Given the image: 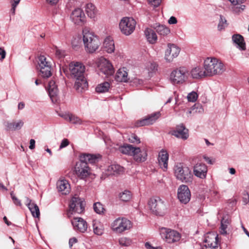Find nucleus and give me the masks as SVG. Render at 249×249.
<instances>
[{
  "instance_id": "f3484780",
  "label": "nucleus",
  "mask_w": 249,
  "mask_h": 249,
  "mask_svg": "<svg viewBox=\"0 0 249 249\" xmlns=\"http://www.w3.org/2000/svg\"><path fill=\"white\" fill-rule=\"evenodd\" d=\"M71 222L75 231L84 233L87 230V222L81 217H74L71 220Z\"/></svg>"
},
{
  "instance_id": "ddd939ff",
  "label": "nucleus",
  "mask_w": 249,
  "mask_h": 249,
  "mask_svg": "<svg viewBox=\"0 0 249 249\" xmlns=\"http://www.w3.org/2000/svg\"><path fill=\"white\" fill-rule=\"evenodd\" d=\"M98 67L100 72L107 76L112 75L114 73V69L112 64L105 58H99Z\"/></svg>"
},
{
  "instance_id": "f257e3e1",
  "label": "nucleus",
  "mask_w": 249,
  "mask_h": 249,
  "mask_svg": "<svg viewBox=\"0 0 249 249\" xmlns=\"http://www.w3.org/2000/svg\"><path fill=\"white\" fill-rule=\"evenodd\" d=\"M100 158L99 155L83 154L80 156V161L77 162L75 167L76 175L81 179L88 177L90 173V169L88 163L93 164L97 162Z\"/></svg>"
},
{
  "instance_id": "c03bdc74",
  "label": "nucleus",
  "mask_w": 249,
  "mask_h": 249,
  "mask_svg": "<svg viewBox=\"0 0 249 249\" xmlns=\"http://www.w3.org/2000/svg\"><path fill=\"white\" fill-rule=\"evenodd\" d=\"M93 209L94 211L99 214L103 213L104 210L102 204L100 202L95 203L93 205Z\"/></svg>"
},
{
  "instance_id": "3c124183",
  "label": "nucleus",
  "mask_w": 249,
  "mask_h": 249,
  "mask_svg": "<svg viewBox=\"0 0 249 249\" xmlns=\"http://www.w3.org/2000/svg\"><path fill=\"white\" fill-rule=\"evenodd\" d=\"M148 70L150 72H154L157 70V66L155 63H150L148 66Z\"/></svg>"
},
{
  "instance_id": "774afa93",
  "label": "nucleus",
  "mask_w": 249,
  "mask_h": 249,
  "mask_svg": "<svg viewBox=\"0 0 249 249\" xmlns=\"http://www.w3.org/2000/svg\"><path fill=\"white\" fill-rule=\"evenodd\" d=\"M249 201V196L248 195L243 198V202L245 204H247Z\"/></svg>"
},
{
  "instance_id": "473e14b6",
  "label": "nucleus",
  "mask_w": 249,
  "mask_h": 249,
  "mask_svg": "<svg viewBox=\"0 0 249 249\" xmlns=\"http://www.w3.org/2000/svg\"><path fill=\"white\" fill-rule=\"evenodd\" d=\"M191 74L192 77L195 79L208 76L206 72V70H203V68L199 67L193 69L191 71Z\"/></svg>"
},
{
  "instance_id": "cd10ccee",
  "label": "nucleus",
  "mask_w": 249,
  "mask_h": 249,
  "mask_svg": "<svg viewBox=\"0 0 249 249\" xmlns=\"http://www.w3.org/2000/svg\"><path fill=\"white\" fill-rule=\"evenodd\" d=\"M107 172V175L120 174L124 172V168L118 164H113L108 166Z\"/></svg>"
},
{
  "instance_id": "0e129e2a",
  "label": "nucleus",
  "mask_w": 249,
  "mask_h": 249,
  "mask_svg": "<svg viewBox=\"0 0 249 249\" xmlns=\"http://www.w3.org/2000/svg\"><path fill=\"white\" fill-rule=\"evenodd\" d=\"M70 113H62L60 114L59 115L62 118H64L65 120L68 121L69 117L70 116Z\"/></svg>"
},
{
  "instance_id": "052dcab7",
  "label": "nucleus",
  "mask_w": 249,
  "mask_h": 249,
  "mask_svg": "<svg viewBox=\"0 0 249 249\" xmlns=\"http://www.w3.org/2000/svg\"><path fill=\"white\" fill-rule=\"evenodd\" d=\"M177 22H178V21H177V18L175 17H173V16H172L171 17H170V18L168 20V23L170 24H176L177 23Z\"/></svg>"
},
{
  "instance_id": "c756f323",
  "label": "nucleus",
  "mask_w": 249,
  "mask_h": 249,
  "mask_svg": "<svg viewBox=\"0 0 249 249\" xmlns=\"http://www.w3.org/2000/svg\"><path fill=\"white\" fill-rule=\"evenodd\" d=\"M119 151L123 154L130 156H132L133 152L137 154L138 151H140L139 147H134L130 144H126L120 147Z\"/></svg>"
},
{
  "instance_id": "5fc2aeb1",
  "label": "nucleus",
  "mask_w": 249,
  "mask_h": 249,
  "mask_svg": "<svg viewBox=\"0 0 249 249\" xmlns=\"http://www.w3.org/2000/svg\"><path fill=\"white\" fill-rule=\"evenodd\" d=\"M196 108H195V107H194V106L190 108V109H189L187 112H186V114H187V117H190L191 115H195L196 113Z\"/></svg>"
},
{
  "instance_id": "6e6552de",
  "label": "nucleus",
  "mask_w": 249,
  "mask_h": 249,
  "mask_svg": "<svg viewBox=\"0 0 249 249\" xmlns=\"http://www.w3.org/2000/svg\"><path fill=\"white\" fill-rule=\"evenodd\" d=\"M148 204L150 210L155 214L161 216L164 214L166 209L165 204L159 197L151 198Z\"/></svg>"
},
{
  "instance_id": "2f4dec72",
  "label": "nucleus",
  "mask_w": 249,
  "mask_h": 249,
  "mask_svg": "<svg viewBox=\"0 0 249 249\" xmlns=\"http://www.w3.org/2000/svg\"><path fill=\"white\" fill-rule=\"evenodd\" d=\"M232 40L237 47L242 50L246 49V45L244 42L243 37L239 34L234 35L232 36Z\"/></svg>"
},
{
  "instance_id": "f8f14e48",
  "label": "nucleus",
  "mask_w": 249,
  "mask_h": 249,
  "mask_svg": "<svg viewBox=\"0 0 249 249\" xmlns=\"http://www.w3.org/2000/svg\"><path fill=\"white\" fill-rule=\"evenodd\" d=\"M70 76L71 78H83L85 71V66L79 62H72L69 65Z\"/></svg>"
},
{
  "instance_id": "7c9ffc66",
  "label": "nucleus",
  "mask_w": 249,
  "mask_h": 249,
  "mask_svg": "<svg viewBox=\"0 0 249 249\" xmlns=\"http://www.w3.org/2000/svg\"><path fill=\"white\" fill-rule=\"evenodd\" d=\"M105 51L108 53H112L115 50L114 41L110 36L107 37L104 42Z\"/></svg>"
},
{
  "instance_id": "423d86ee",
  "label": "nucleus",
  "mask_w": 249,
  "mask_h": 249,
  "mask_svg": "<svg viewBox=\"0 0 249 249\" xmlns=\"http://www.w3.org/2000/svg\"><path fill=\"white\" fill-rule=\"evenodd\" d=\"M132 227L131 221L125 217H119L113 221L111 225L112 230L117 233H121Z\"/></svg>"
},
{
  "instance_id": "4468645a",
  "label": "nucleus",
  "mask_w": 249,
  "mask_h": 249,
  "mask_svg": "<svg viewBox=\"0 0 249 249\" xmlns=\"http://www.w3.org/2000/svg\"><path fill=\"white\" fill-rule=\"evenodd\" d=\"M178 198L183 204L188 203L191 199V192L187 185H181L178 189Z\"/></svg>"
},
{
  "instance_id": "9b49d317",
  "label": "nucleus",
  "mask_w": 249,
  "mask_h": 249,
  "mask_svg": "<svg viewBox=\"0 0 249 249\" xmlns=\"http://www.w3.org/2000/svg\"><path fill=\"white\" fill-rule=\"evenodd\" d=\"M38 65L42 77L48 78L52 75V66L51 62L44 55L38 57Z\"/></svg>"
},
{
  "instance_id": "f704fd0d",
  "label": "nucleus",
  "mask_w": 249,
  "mask_h": 249,
  "mask_svg": "<svg viewBox=\"0 0 249 249\" xmlns=\"http://www.w3.org/2000/svg\"><path fill=\"white\" fill-rule=\"evenodd\" d=\"M144 34L147 41L151 44H154L157 40V36L155 32L150 28H146Z\"/></svg>"
},
{
  "instance_id": "603ef678",
  "label": "nucleus",
  "mask_w": 249,
  "mask_h": 249,
  "mask_svg": "<svg viewBox=\"0 0 249 249\" xmlns=\"http://www.w3.org/2000/svg\"><path fill=\"white\" fill-rule=\"evenodd\" d=\"M162 0H148L149 3L153 7H157L161 3Z\"/></svg>"
},
{
  "instance_id": "864d4df0",
  "label": "nucleus",
  "mask_w": 249,
  "mask_h": 249,
  "mask_svg": "<svg viewBox=\"0 0 249 249\" xmlns=\"http://www.w3.org/2000/svg\"><path fill=\"white\" fill-rule=\"evenodd\" d=\"M246 8V6L244 5H241L240 6L234 7L233 11L235 13H239L242 11H243Z\"/></svg>"
},
{
  "instance_id": "4be33fe9",
  "label": "nucleus",
  "mask_w": 249,
  "mask_h": 249,
  "mask_svg": "<svg viewBox=\"0 0 249 249\" xmlns=\"http://www.w3.org/2000/svg\"><path fill=\"white\" fill-rule=\"evenodd\" d=\"M169 155L166 150L162 149L159 153L158 162L160 167L166 171L168 168Z\"/></svg>"
},
{
  "instance_id": "37998d69",
  "label": "nucleus",
  "mask_w": 249,
  "mask_h": 249,
  "mask_svg": "<svg viewBox=\"0 0 249 249\" xmlns=\"http://www.w3.org/2000/svg\"><path fill=\"white\" fill-rule=\"evenodd\" d=\"M68 121L74 124H82V121L79 117L71 113H70Z\"/></svg>"
},
{
  "instance_id": "9d476101",
  "label": "nucleus",
  "mask_w": 249,
  "mask_h": 249,
  "mask_svg": "<svg viewBox=\"0 0 249 249\" xmlns=\"http://www.w3.org/2000/svg\"><path fill=\"white\" fill-rule=\"evenodd\" d=\"M84 210V204L82 199L78 197H73L69 204V210L68 211V215L70 217L71 215L77 213H81Z\"/></svg>"
},
{
  "instance_id": "680f3d73",
  "label": "nucleus",
  "mask_w": 249,
  "mask_h": 249,
  "mask_svg": "<svg viewBox=\"0 0 249 249\" xmlns=\"http://www.w3.org/2000/svg\"><path fill=\"white\" fill-rule=\"evenodd\" d=\"M77 242V240L76 238L73 237L72 238H71L69 240V242L70 247H71L72 246L73 244L76 243Z\"/></svg>"
},
{
  "instance_id": "338daca9",
  "label": "nucleus",
  "mask_w": 249,
  "mask_h": 249,
  "mask_svg": "<svg viewBox=\"0 0 249 249\" xmlns=\"http://www.w3.org/2000/svg\"><path fill=\"white\" fill-rule=\"evenodd\" d=\"M25 107V104L23 102L19 103L18 105V109H22Z\"/></svg>"
},
{
  "instance_id": "e433bc0d",
  "label": "nucleus",
  "mask_w": 249,
  "mask_h": 249,
  "mask_svg": "<svg viewBox=\"0 0 249 249\" xmlns=\"http://www.w3.org/2000/svg\"><path fill=\"white\" fill-rule=\"evenodd\" d=\"M230 219H229L228 216L225 215L223 217L221 221V226L220 231L221 234L224 235L227 234L226 229L228 227V226L230 224Z\"/></svg>"
},
{
  "instance_id": "7ed1b4c3",
  "label": "nucleus",
  "mask_w": 249,
  "mask_h": 249,
  "mask_svg": "<svg viewBox=\"0 0 249 249\" xmlns=\"http://www.w3.org/2000/svg\"><path fill=\"white\" fill-rule=\"evenodd\" d=\"M83 40L85 50L89 53L95 52L100 44L98 37L87 27L83 30Z\"/></svg>"
},
{
  "instance_id": "5701e85b",
  "label": "nucleus",
  "mask_w": 249,
  "mask_h": 249,
  "mask_svg": "<svg viewBox=\"0 0 249 249\" xmlns=\"http://www.w3.org/2000/svg\"><path fill=\"white\" fill-rule=\"evenodd\" d=\"M207 172V167L204 163H197L194 166V173L195 175L201 178H205Z\"/></svg>"
},
{
  "instance_id": "2eb2a0df",
  "label": "nucleus",
  "mask_w": 249,
  "mask_h": 249,
  "mask_svg": "<svg viewBox=\"0 0 249 249\" xmlns=\"http://www.w3.org/2000/svg\"><path fill=\"white\" fill-rule=\"evenodd\" d=\"M180 52V49L174 44H168L167 48L165 52L164 58L168 62L173 61V59L177 57Z\"/></svg>"
},
{
  "instance_id": "09e8293b",
  "label": "nucleus",
  "mask_w": 249,
  "mask_h": 249,
  "mask_svg": "<svg viewBox=\"0 0 249 249\" xmlns=\"http://www.w3.org/2000/svg\"><path fill=\"white\" fill-rule=\"evenodd\" d=\"M10 195H11V198L12 199V200L14 202V203L17 205V206H19L20 207H21L22 206V204L21 203V201L19 199H18L14 194V193L13 192H12L11 193H10Z\"/></svg>"
},
{
  "instance_id": "8fccbe9b",
  "label": "nucleus",
  "mask_w": 249,
  "mask_h": 249,
  "mask_svg": "<svg viewBox=\"0 0 249 249\" xmlns=\"http://www.w3.org/2000/svg\"><path fill=\"white\" fill-rule=\"evenodd\" d=\"M55 56L59 59L64 57L65 55V52L64 51L59 50L57 48H55Z\"/></svg>"
},
{
  "instance_id": "79ce46f5",
  "label": "nucleus",
  "mask_w": 249,
  "mask_h": 249,
  "mask_svg": "<svg viewBox=\"0 0 249 249\" xmlns=\"http://www.w3.org/2000/svg\"><path fill=\"white\" fill-rule=\"evenodd\" d=\"M119 243L122 246L128 247L131 245L132 240L128 237L123 236L119 238Z\"/></svg>"
},
{
  "instance_id": "a19ab883",
  "label": "nucleus",
  "mask_w": 249,
  "mask_h": 249,
  "mask_svg": "<svg viewBox=\"0 0 249 249\" xmlns=\"http://www.w3.org/2000/svg\"><path fill=\"white\" fill-rule=\"evenodd\" d=\"M120 199L123 201H128L131 198V194L129 191L125 190L119 195Z\"/></svg>"
},
{
  "instance_id": "f03ea898",
  "label": "nucleus",
  "mask_w": 249,
  "mask_h": 249,
  "mask_svg": "<svg viewBox=\"0 0 249 249\" xmlns=\"http://www.w3.org/2000/svg\"><path fill=\"white\" fill-rule=\"evenodd\" d=\"M203 67L208 76L220 75L226 70L224 63L215 57H207L204 61Z\"/></svg>"
},
{
  "instance_id": "412c9836",
  "label": "nucleus",
  "mask_w": 249,
  "mask_h": 249,
  "mask_svg": "<svg viewBox=\"0 0 249 249\" xmlns=\"http://www.w3.org/2000/svg\"><path fill=\"white\" fill-rule=\"evenodd\" d=\"M172 134L184 140L187 139L189 137L188 130L182 124L178 125L176 129L172 131Z\"/></svg>"
},
{
  "instance_id": "b1692460",
  "label": "nucleus",
  "mask_w": 249,
  "mask_h": 249,
  "mask_svg": "<svg viewBox=\"0 0 249 249\" xmlns=\"http://www.w3.org/2000/svg\"><path fill=\"white\" fill-rule=\"evenodd\" d=\"M58 191L62 194L67 195L70 191V185L66 179L59 180L56 183Z\"/></svg>"
},
{
  "instance_id": "a18cd8bd",
  "label": "nucleus",
  "mask_w": 249,
  "mask_h": 249,
  "mask_svg": "<svg viewBox=\"0 0 249 249\" xmlns=\"http://www.w3.org/2000/svg\"><path fill=\"white\" fill-rule=\"evenodd\" d=\"M220 20L218 25V30L221 31L227 26V20L222 16H220Z\"/></svg>"
},
{
  "instance_id": "a211bd4d",
  "label": "nucleus",
  "mask_w": 249,
  "mask_h": 249,
  "mask_svg": "<svg viewBox=\"0 0 249 249\" xmlns=\"http://www.w3.org/2000/svg\"><path fill=\"white\" fill-rule=\"evenodd\" d=\"M71 18L72 22L77 25H82L85 20V14L80 8H77L73 10L71 14Z\"/></svg>"
},
{
  "instance_id": "e2e57ef3",
  "label": "nucleus",
  "mask_w": 249,
  "mask_h": 249,
  "mask_svg": "<svg viewBox=\"0 0 249 249\" xmlns=\"http://www.w3.org/2000/svg\"><path fill=\"white\" fill-rule=\"evenodd\" d=\"M35 143H36V142H35V140H34V139L30 140V145H29V148L30 149H33L35 148Z\"/></svg>"
},
{
  "instance_id": "aec40b11",
  "label": "nucleus",
  "mask_w": 249,
  "mask_h": 249,
  "mask_svg": "<svg viewBox=\"0 0 249 249\" xmlns=\"http://www.w3.org/2000/svg\"><path fill=\"white\" fill-rule=\"evenodd\" d=\"M48 93L53 103L57 102L58 97V91L54 81H51L48 84Z\"/></svg>"
},
{
  "instance_id": "dca6fc26",
  "label": "nucleus",
  "mask_w": 249,
  "mask_h": 249,
  "mask_svg": "<svg viewBox=\"0 0 249 249\" xmlns=\"http://www.w3.org/2000/svg\"><path fill=\"white\" fill-rule=\"evenodd\" d=\"M204 246L208 249H216L217 246V235L213 233L206 234L204 239Z\"/></svg>"
},
{
  "instance_id": "6e6d98bb",
  "label": "nucleus",
  "mask_w": 249,
  "mask_h": 249,
  "mask_svg": "<svg viewBox=\"0 0 249 249\" xmlns=\"http://www.w3.org/2000/svg\"><path fill=\"white\" fill-rule=\"evenodd\" d=\"M69 144V142L68 139H63L60 144L59 146V149H61L66 146H67Z\"/></svg>"
},
{
  "instance_id": "c85d7f7f",
  "label": "nucleus",
  "mask_w": 249,
  "mask_h": 249,
  "mask_svg": "<svg viewBox=\"0 0 249 249\" xmlns=\"http://www.w3.org/2000/svg\"><path fill=\"white\" fill-rule=\"evenodd\" d=\"M115 79L118 82H126L128 81V73L125 68L119 69L115 75Z\"/></svg>"
},
{
  "instance_id": "39448f33",
  "label": "nucleus",
  "mask_w": 249,
  "mask_h": 249,
  "mask_svg": "<svg viewBox=\"0 0 249 249\" xmlns=\"http://www.w3.org/2000/svg\"><path fill=\"white\" fill-rule=\"evenodd\" d=\"M188 71L184 67H179L174 70L170 74V80L173 85L181 84L188 77Z\"/></svg>"
},
{
  "instance_id": "0eeeda50",
  "label": "nucleus",
  "mask_w": 249,
  "mask_h": 249,
  "mask_svg": "<svg viewBox=\"0 0 249 249\" xmlns=\"http://www.w3.org/2000/svg\"><path fill=\"white\" fill-rule=\"evenodd\" d=\"M174 170L175 176L178 179L185 183L192 182L193 175L188 167L183 166L179 164L175 166Z\"/></svg>"
},
{
  "instance_id": "c9c22d12",
  "label": "nucleus",
  "mask_w": 249,
  "mask_h": 249,
  "mask_svg": "<svg viewBox=\"0 0 249 249\" xmlns=\"http://www.w3.org/2000/svg\"><path fill=\"white\" fill-rule=\"evenodd\" d=\"M86 12L88 16L91 18L95 19L97 14V10L93 4L88 3L86 6Z\"/></svg>"
},
{
  "instance_id": "1a4fd4ad",
  "label": "nucleus",
  "mask_w": 249,
  "mask_h": 249,
  "mask_svg": "<svg viewBox=\"0 0 249 249\" xmlns=\"http://www.w3.org/2000/svg\"><path fill=\"white\" fill-rule=\"evenodd\" d=\"M136 22L132 18L124 17L120 21L119 28L122 34L131 35L135 30Z\"/></svg>"
},
{
  "instance_id": "72a5a7b5",
  "label": "nucleus",
  "mask_w": 249,
  "mask_h": 249,
  "mask_svg": "<svg viewBox=\"0 0 249 249\" xmlns=\"http://www.w3.org/2000/svg\"><path fill=\"white\" fill-rule=\"evenodd\" d=\"M139 150L140 151H138L137 154L133 152L132 156L136 161L138 162H143L147 159V153L144 149L141 150L139 147Z\"/></svg>"
},
{
  "instance_id": "de8ad7c7",
  "label": "nucleus",
  "mask_w": 249,
  "mask_h": 249,
  "mask_svg": "<svg viewBox=\"0 0 249 249\" xmlns=\"http://www.w3.org/2000/svg\"><path fill=\"white\" fill-rule=\"evenodd\" d=\"M198 97L197 93L195 91H192L189 93L187 95V99L189 102H195Z\"/></svg>"
},
{
  "instance_id": "bf43d9fd",
  "label": "nucleus",
  "mask_w": 249,
  "mask_h": 249,
  "mask_svg": "<svg viewBox=\"0 0 249 249\" xmlns=\"http://www.w3.org/2000/svg\"><path fill=\"white\" fill-rule=\"evenodd\" d=\"M145 247L147 249H161V248L160 247H152L151 245L148 242H146L145 244Z\"/></svg>"
},
{
  "instance_id": "bb28decb",
  "label": "nucleus",
  "mask_w": 249,
  "mask_h": 249,
  "mask_svg": "<svg viewBox=\"0 0 249 249\" xmlns=\"http://www.w3.org/2000/svg\"><path fill=\"white\" fill-rule=\"evenodd\" d=\"M74 79L75 80L74 88L78 92H82L88 88V82L85 76L83 77V78L80 77Z\"/></svg>"
},
{
  "instance_id": "4c0bfd02",
  "label": "nucleus",
  "mask_w": 249,
  "mask_h": 249,
  "mask_svg": "<svg viewBox=\"0 0 249 249\" xmlns=\"http://www.w3.org/2000/svg\"><path fill=\"white\" fill-rule=\"evenodd\" d=\"M93 230L94 233L97 235H101L104 233L103 225L98 221L93 222Z\"/></svg>"
},
{
  "instance_id": "a878e982",
  "label": "nucleus",
  "mask_w": 249,
  "mask_h": 249,
  "mask_svg": "<svg viewBox=\"0 0 249 249\" xmlns=\"http://www.w3.org/2000/svg\"><path fill=\"white\" fill-rule=\"evenodd\" d=\"M24 122L21 120L7 122L5 126L7 131H15L19 130L23 126Z\"/></svg>"
},
{
  "instance_id": "13d9d810",
  "label": "nucleus",
  "mask_w": 249,
  "mask_h": 249,
  "mask_svg": "<svg viewBox=\"0 0 249 249\" xmlns=\"http://www.w3.org/2000/svg\"><path fill=\"white\" fill-rule=\"evenodd\" d=\"M5 55L6 52L5 50L2 48H0V60H3L5 57Z\"/></svg>"
},
{
  "instance_id": "4d7b16f0",
  "label": "nucleus",
  "mask_w": 249,
  "mask_h": 249,
  "mask_svg": "<svg viewBox=\"0 0 249 249\" xmlns=\"http://www.w3.org/2000/svg\"><path fill=\"white\" fill-rule=\"evenodd\" d=\"M194 107H195L196 109V113H201L203 112V108H202V106L200 105L195 104V105H194Z\"/></svg>"
},
{
  "instance_id": "20e7f679",
  "label": "nucleus",
  "mask_w": 249,
  "mask_h": 249,
  "mask_svg": "<svg viewBox=\"0 0 249 249\" xmlns=\"http://www.w3.org/2000/svg\"><path fill=\"white\" fill-rule=\"evenodd\" d=\"M160 234L164 241L170 244H177L181 237L180 233L178 231L166 228H162Z\"/></svg>"
},
{
  "instance_id": "58836bf2",
  "label": "nucleus",
  "mask_w": 249,
  "mask_h": 249,
  "mask_svg": "<svg viewBox=\"0 0 249 249\" xmlns=\"http://www.w3.org/2000/svg\"><path fill=\"white\" fill-rule=\"evenodd\" d=\"M155 29L159 35L163 36L168 35L170 33V29L163 25H159L156 26Z\"/></svg>"
},
{
  "instance_id": "6ab92c4d",
  "label": "nucleus",
  "mask_w": 249,
  "mask_h": 249,
  "mask_svg": "<svg viewBox=\"0 0 249 249\" xmlns=\"http://www.w3.org/2000/svg\"><path fill=\"white\" fill-rule=\"evenodd\" d=\"M160 116V112L154 113L147 117L139 120L137 122V126L148 125L153 124Z\"/></svg>"
},
{
  "instance_id": "49530a36",
  "label": "nucleus",
  "mask_w": 249,
  "mask_h": 249,
  "mask_svg": "<svg viewBox=\"0 0 249 249\" xmlns=\"http://www.w3.org/2000/svg\"><path fill=\"white\" fill-rule=\"evenodd\" d=\"M128 141L130 142L136 144L140 143L141 142L140 139L134 134H132L129 136Z\"/></svg>"
},
{
  "instance_id": "69168bd1",
  "label": "nucleus",
  "mask_w": 249,
  "mask_h": 249,
  "mask_svg": "<svg viewBox=\"0 0 249 249\" xmlns=\"http://www.w3.org/2000/svg\"><path fill=\"white\" fill-rule=\"evenodd\" d=\"M203 158L209 164H213L214 162L210 158L207 157V156H203Z\"/></svg>"
},
{
  "instance_id": "393cba45",
  "label": "nucleus",
  "mask_w": 249,
  "mask_h": 249,
  "mask_svg": "<svg viewBox=\"0 0 249 249\" xmlns=\"http://www.w3.org/2000/svg\"><path fill=\"white\" fill-rule=\"evenodd\" d=\"M26 205L30 210L33 216L36 218L39 217L40 211L38 206L34 202H32V200L28 197H26Z\"/></svg>"
},
{
  "instance_id": "ea45409f",
  "label": "nucleus",
  "mask_w": 249,
  "mask_h": 249,
  "mask_svg": "<svg viewBox=\"0 0 249 249\" xmlns=\"http://www.w3.org/2000/svg\"><path fill=\"white\" fill-rule=\"evenodd\" d=\"M110 87V84L107 82H103L96 88V91L99 93H103L108 90Z\"/></svg>"
}]
</instances>
